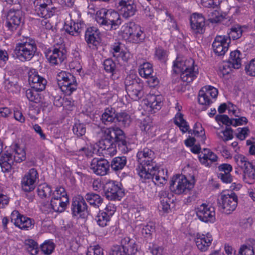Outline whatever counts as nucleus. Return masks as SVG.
Listing matches in <instances>:
<instances>
[{"mask_svg": "<svg viewBox=\"0 0 255 255\" xmlns=\"http://www.w3.org/2000/svg\"><path fill=\"white\" fill-rule=\"evenodd\" d=\"M117 113L114 108L108 107L101 116V120L104 125H109L115 122Z\"/></svg>", "mask_w": 255, "mask_h": 255, "instance_id": "33", "label": "nucleus"}, {"mask_svg": "<svg viewBox=\"0 0 255 255\" xmlns=\"http://www.w3.org/2000/svg\"><path fill=\"white\" fill-rule=\"evenodd\" d=\"M233 132L231 128L227 127L225 130L222 131L223 136H221V138L225 141L231 140L233 138Z\"/></svg>", "mask_w": 255, "mask_h": 255, "instance_id": "63", "label": "nucleus"}, {"mask_svg": "<svg viewBox=\"0 0 255 255\" xmlns=\"http://www.w3.org/2000/svg\"><path fill=\"white\" fill-rule=\"evenodd\" d=\"M119 4L122 6L121 14L125 18L128 19L135 14L136 11V5L132 1L121 0L119 2Z\"/></svg>", "mask_w": 255, "mask_h": 255, "instance_id": "24", "label": "nucleus"}, {"mask_svg": "<svg viewBox=\"0 0 255 255\" xmlns=\"http://www.w3.org/2000/svg\"><path fill=\"white\" fill-rule=\"evenodd\" d=\"M155 57L162 62H165L167 57L166 51L161 47H158L155 49Z\"/></svg>", "mask_w": 255, "mask_h": 255, "instance_id": "59", "label": "nucleus"}, {"mask_svg": "<svg viewBox=\"0 0 255 255\" xmlns=\"http://www.w3.org/2000/svg\"><path fill=\"white\" fill-rule=\"evenodd\" d=\"M14 161L21 162L26 159V153L23 148L20 147L17 144L15 145L14 150L11 153Z\"/></svg>", "mask_w": 255, "mask_h": 255, "instance_id": "45", "label": "nucleus"}, {"mask_svg": "<svg viewBox=\"0 0 255 255\" xmlns=\"http://www.w3.org/2000/svg\"><path fill=\"white\" fill-rule=\"evenodd\" d=\"M191 29L195 34H203L205 31V18L202 14L193 13L190 19Z\"/></svg>", "mask_w": 255, "mask_h": 255, "instance_id": "21", "label": "nucleus"}, {"mask_svg": "<svg viewBox=\"0 0 255 255\" xmlns=\"http://www.w3.org/2000/svg\"><path fill=\"white\" fill-rule=\"evenodd\" d=\"M242 53L238 50L231 52L228 61L230 65L228 66L234 69H239L242 65Z\"/></svg>", "mask_w": 255, "mask_h": 255, "instance_id": "34", "label": "nucleus"}, {"mask_svg": "<svg viewBox=\"0 0 255 255\" xmlns=\"http://www.w3.org/2000/svg\"><path fill=\"white\" fill-rule=\"evenodd\" d=\"M124 253L127 255H134L137 252V247L134 239L125 237L121 241Z\"/></svg>", "mask_w": 255, "mask_h": 255, "instance_id": "26", "label": "nucleus"}, {"mask_svg": "<svg viewBox=\"0 0 255 255\" xmlns=\"http://www.w3.org/2000/svg\"><path fill=\"white\" fill-rule=\"evenodd\" d=\"M245 70L248 75L255 76V58L246 66Z\"/></svg>", "mask_w": 255, "mask_h": 255, "instance_id": "62", "label": "nucleus"}, {"mask_svg": "<svg viewBox=\"0 0 255 255\" xmlns=\"http://www.w3.org/2000/svg\"><path fill=\"white\" fill-rule=\"evenodd\" d=\"M28 82L32 89L36 91L44 90L47 83L46 80L39 75L34 69H30L28 72Z\"/></svg>", "mask_w": 255, "mask_h": 255, "instance_id": "19", "label": "nucleus"}, {"mask_svg": "<svg viewBox=\"0 0 255 255\" xmlns=\"http://www.w3.org/2000/svg\"><path fill=\"white\" fill-rule=\"evenodd\" d=\"M201 90L204 91L206 95L205 96L211 98L212 101L216 98L218 96V90L212 86H206L203 88Z\"/></svg>", "mask_w": 255, "mask_h": 255, "instance_id": "54", "label": "nucleus"}, {"mask_svg": "<svg viewBox=\"0 0 255 255\" xmlns=\"http://www.w3.org/2000/svg\"><path fill=\"white\" fill-rule=\"evenodd\" d=\"M234 159L237 165L241 169L244 168L246 165H248V163H251L248 161L247 158L242 154L236 155Z\"/></svg>", "mask_w": 255, "mask_h": 255, "instance_id": "56", "label": "nucleus"}, {"mask_svg": "<svg viewBox=\"0 0 255 255\" xmlns=\"http://www.w3.org/2000/svg\"><path fill=\"white\" fill-rule=\"evenodd\" d=\"M219 172L218 177L225 183H230L233 181L230 172L232 170V166L230 164L223 163L218 166Z\"/></svg>", "mask_w": 255, "mask_h": 255, "instance_id": "25", "label": "nucleus"}, {"mask_svg": "<svg viewBox=\"0 0 255 255\" xmlns=\"http://www.w3.org/2000/svg\"><path fill=\"white\" fill-rule=\"evenodd\" d=\"M39 181V174L36 169L31 168L25 173L21 180V187L25 192H31Z\"/></svg>", "mask_w": 255, "mask_h": 255, "instance_id": "9", "label": "nucleus"}, {"mask_svg": "<svg viewBox=\"0 0 255 255\" xmlns=\"http://www.w3.org/2000/svg\"><path fill=\"white\" fill-rule=\"evenodd\" d=\"M201 163L206 166H209L212 162L217 160L218 156L209 149L204 148L201 154L199 155Z\"/></svg>", "mask_w": 255, "mask_h": 255, "instance_id": "29", "label": "nucleus"}, {"mask_svg": "<svg viewBox=\"0 0 255 255\" xmlns=\"http://www.w3.org/2000/svg\"><path fill=\"white\" fill-rule=\"evenodd\" d=\"M194 61L192 58L186 59L183 56H178L173 62V70L176 73H180L188 68L193 67Z\"/></svg>", "mask_w": 255, "mask_h": 255, "instance_id": "23", "label": "nucleus"}, {"mask_svg": "<svg viewBox=\"0 0 255 255\" xmlns=\"http://www.w3.org/2000/svg\"><path fill=\"white\" fill-rule=\"evenodd\" d=\"M216 120L228 127L231 125L234 126V119H230L226 115H218L216 116Z\"/></svg>", "mask_w": 255, "mask_h": 255, "instance_id": "60", "label": "nucleus"}, {"mask_svg": "<svg viewBox=\"0 0 255 255\" xmlns=\"http://www.w3.org/2000/svg\"><path fill=\"white\" fill-rule=\"evenodd\" d=\"M175 109L178 112L174 118V123L179 127L180 130L183 132L185 133L189 130V126L186 121L184 119L183 115L179 112L182 109V107L177 103Z\"/></svg>", "mask_w": 255, "mask_h": 255, "instance_id": "28", "label": "nucleus"}, {"mask_svg": "<svg viewBox=\"0 0 255 255\" xmlns=\"http://www.w3.org/2000/svg\"><path fill=\"white\" fill-rule=\"evenodd\" d=\"M238 255H254L253 247L251 246L243 245L239 250Z\"/></svg>", "mask_w": 255, "mask_h": 255, "instance_id": "61", "label": "nucleus"}, {"mask_svg": "<svg viewBox=\"0 0 255 255\" xmlns=\"http://www.w3.org/2000/svg\"><path fill=\"white\" fill-rule=\"evenodd\" d=\"M11 222L19 229L29 230L33 228L34 221L20 214L17 211H13L11 214Z\"/></svg>", "mask_w": 255, "mask_h": 255, "instance_id": "13", "label": "nucleus"}, {"mask_svg": "<svg viewBox=\"0 0 255 255\" xmlns=\"http://www.w3.org/2000/svg\"><path fill=\"white\" fill-rule=\"evenodd\" d=\"M123 37L130 42L139 44L142 43L145 38V34L141 27L133 22H129L124 25L122 27Z\"/></svg>", "mask_w": 255, "mask_h": 255, "instance_id": "5", "label": "nucleus"}, {"mask_svg": "<svg viewBox=\"0 0 255 255\" xmlns=\"http://www.w3.org/2000/svg\"><path fill=\"white\" fill-rule=\"evenodd\" d=\"M136 157L138 165L136 171L141 179H151L155 185L160 186L165 184L168 179L167 170L157 166L154 160V152L148 148L138 151Z\"/></svg>", "mask_w": 255, "mask_h": 255, "instance_id": "1", "label": "nucleus"}, {"mask_svg": "<svg viewBox=\"0 0 255 255\" xmlns=\"http://www.w3.org/2000/svg\"><path fill=\"white\" fill-rule=\"evenodd\" d=\"M56 79L60 89L67 95H70L77 88L76 78L69 73L61 71Z\"/></svg>", "mask_w": 255, "mask_h": 255, "instance_id": "7", "label": "nucleus"}, {"mask_svg": "<svg viewBox=\"0 0 255 255\" xmlns=\"http://www.w3.org/2000/svg\"><path fill=\"white\" fill-rule=\"evenodd\" d=\"M205 95L204 91L200 90L198 95V102L200 104L209 106L213 103V101L211 98L209 97H206Z\"/></svg>", "mask_w": 255, "mask_h": 255, "instance_id": "55", "label": "nucleus"}, {"mask_svg": "<svg viewBox=\"0 0 255 255\" xmlns=\"http://www.w3.org/2000/svg\"><path fill=\"white\" fill-rule=\"evenodd\" d=\"M248 31V27L247 26L236 25L230 29L228 37L230 39L231 38L234 40L240 38L244 33L247 32Z\"/></svg>", "mask_w": 255, "mask_h": 255, "instance_id": "35", "label": "nucleus"}, {"mask_svg": "<svg viewBox=\"0 0 255 255\" xmlns=\"http://www.w3.org/2000/svg\"><path fill=\"white\" fill-rule=\"evenodd\" d=\"M22 12L18 9L10 8L6 15V26L10 31L16 30L21 22Z\"/></svg>", "mask_w": 255, "mask_h": 255, "instance_id": "15", "label": "nucleus"}, {"mask_svg": "<svg viewBox=\"0 0 255 255\" xmlns=\"http://www.w3.org/2000/svg\"><path fill=\"white\" fill-rule=\"evenodd\" d=\"M198 74V68L194 64L193 67H189L187 69L180 72V78L183 82L190 83L192 82Z\"/></svg>", "mask_w": 255, "mask_h": 255, "instance_id": "30", "label": "nucleus"}, {"mask_svg": "<svg viewBox=\"0 0 255 255\" xmlns=\"http://www.w3.org/2000/svg\"><path fill=\"white\" fill-rule=\"evenodd\" d=\"M168 195V192L164 190L160 191L158 194L160 201L159 208L161 209L164 212H168V211L170 209V203H171V201Z\"/></svg>", "mask_w": 255, "mask_h": 255, "instance_id": "37", "label": "nucleus"}, {"mask_svg": "<svg viewBox=\"0 0 255 255\" xmlns=\"http://www.w3.org/2000/svg\"><path fill=\"white\" fill-rule=\"evenodd\" d=\"M65 31L71 35H77L79 32V28L78 23H76L73 19H71L69 23L67 21L64 26Z\"/></svg>", "mask_w": 255, "mask_h": 255, "instance_id": "46", "label": "nucleus"}, {"mask_svg": "<svg viewBox=\"0 0 255 255\" xmlns=\"http://www.w3.org/2000/svg\"><path fill=\"white\" fill-rule=\"evenodd\" d=\"M74 133L78 137L84 135L86 131V125L83 123L76 122L73 127Z\"/></svg>", "mask_w": 255, "mask_h": 255, "instance_id": "50", "label": "nucleus"}, {"mask_svg": "<svg viewBox=\"0 0 255 255\" xmlns=\"http://www.w3.org/2000/svg\"><path fill=\"white\" fill-rule=\"evenodd\" d=\"M37 51L35 40L27 37L17 43L13 51V56L22 62L30 60Z\"/></svg>", "mask_w": 255, "mask_h": 255, "instance_id": "3", "label": "nucleus"}, {"mask_svg": "<svg viewBox=\"0 0 255 255\" xmlns=\"http://www.w3.org/2000/svg\"><path fill=\"white\" fill-rule=\"evenodd\" d=\"M45 56L50 63L58 65L66 58V51L60 48L53 47L45 51Z\"/></svg>", "mask_w": 255, "mask_h": 255, "instance_id": "20", "label": "nucleus"}, {"mask_svg": "<svg viewBox=\"0 0 255 255\" xmlns=\"http://www.w3.org/2000/svg\"><path fill=\"white\" fill-rule=\"evenodd\" d=\"M153 72L152 65L149 62H144L138 67L139 75L145 78H148Z\"/></svg>", "mask_w": 255, "mask_h": 255, "instance_id": "42", "label": "nucleus"}, {"mask_svg": "<svg viewBox=\"0 0 255 255\" xmlns=\"http://www.w3.org/2000/svg\"><path fill=\"white\" fill-rule=\"evenodd\" d=\"M103 138L98 146L102 153L106 156H113L117 153L116 145L122 150L127 151L128 142L124 131L118 127L104 128L101 129Z\"/></svg>", "mask_w": 255, "mask_h": 255, "instance_id": "2", "label": "nucleus"}, {"mask_svg": "<svg viewBox=\"0 0 255 255\" xmlns=\"http://www.w3.org/2000/svg\"><path fill=\"white\" fill-rule=\"evenodd\" d=\"M196 216L202 222L213 223L216 220L214 207L202 204L195 209Z\"/></svg>", "mask_w": 255, "mask_h": 255, "instance_id": "12", "label": "nucleus"}, {"mask_svg": "<svg viewBox=\"0 0 255 255\" xmlns=\"http://www.w3.org/2000/svg\"><path fill=\"white\" fill-rule=\"evenodd\" d=\"M109 162L103 158H94L90 164V169L98 175L104 176L108 174L110 170Z\"/></svg>", "mask_w": 255, "mask_h": 255, "instance_id": "17", "label": "nucleus"}, {"mask_svg": "<svg viewBox=\"0 0 255 255\" xmlns=\"http://www.w3.org/2000/svg\"><path fill=\"white\" fill-rule=\"evenodd\" d=\"M100 32L99 29L96 27H90L87 29L85 38L86 41L88 44H91L96 46L100 40Z\"/></svg>", "mask_w": 255, "mask_h": 255, "instance_id": "27", "label": "nucleus"}, {"mask_svg": "<svg viewBox=\"0 0 255 255\" xmlns=\"http://www.w3.org/2000/svg\"><path fill=\"white\" fill-rule=\"evenodd\" d=\"M69 203V198L51 199L50 206L54 212L61 213L65 210Z\"/></svg>", "mask_w": 255, "mask_h": 255, "instance_id": "32", "label": "nucleus"}, {"mask_svg": "<svg viewBox=\"0 0 255 255\" xmlns=\"http://www.w3.org/2000/svg\"><path fill=\"white\" fill-rule=\"evenodd\" d=\"M11 153H7L2 154L0 157V166L3 172H8L12 169L14 163Z\"/></svg>", "mask_w": 255, "mask_h": 255, "instance_id": "31", "label": "nucleus"}, {"mask_svg": "<svg viewBox=\"0 0 255 255\" xmlns=\"http://www.w3.org/2000/svg\"><path fill=\"white\" fill-rule=\"evenodd\" d=\"M231 39L228 36L218 35L215 37L213 43V51L218 56H223L228 50Z\"/></svg>", "mask_w": 255, "mask_h": 255, "instance_id": "18", "label": "nucleus"}, {"mask_svg": "<svg viewBox=\"0 0 255 255\" xmlns=\"http://www.w3.org/2000/svg\"><path fill=\"white\" fill-rule=\"evenodd\" d=\"M38 91L34 89H27L25 92V95L29 101L38 103L40 101V95L37 93Z\"/></svg>", "mask_w": 255, "mask_h": 255, "instance_id": "51", "label": "nucleus"}, {"mask_svg": "<svg viewBox=\"0 0 255 255\" xmlns=\"http://www.w3.org/2000/svg\"><path fill=\"white\" fill-rule=\"evenodd\" d=\"M52 192L51 187L46 183L39 185L37 188V194L41 199H46L50 197L51 196Z\"/></svg>", "mask_w": 255, "mask_h": 255, "instance_id": "41", "label": "nucleus"}, {"mask_svg": "<svg viewBox=\"0 0 255 255\" xmlns=\"http://www.w3.org/2000/svg\"><path fill=\"white\" fill-rule=\"evenodd\" d=\"M25 246L26 250L31 255H36L37 254L39 248L37 243L32 239H29L25 241Z\"/></svg>", "mask_w": 255, "mask_h": 255, "instance_id": "47", "label": "nucleus"}, {"mask_svg": "<svg viewBox=\"0 0 255 255\" xmlns=\"http://www.w3.org/2000/svg\"><path fill=\"white\" fill-rule=\"evenodd\" d=\"M242 169L244 170V180L248 184H253L255 179V169L252 163H248Z\"/></svg>", "mask_w": 255, "mask_h": 255, "instance_id": "39", "label": "nucleus"}, {"mask_svg": "<svg viewBox=\"0 0 255 255\" xmlns=\"http://www.w3.org/2000/svg\"><path fill=\"white\" fill-rule=\"evenodd\" d=\"M224 18V16L221 14L219 11L215 10L211 13L209 20L211 23H218L221 22Z\"/></svg>", "mask_w": 255, "mask_h": 255, "instance_id": "58", "label": "nucleus"}, {"mask_svg": "<svg viewBox=\"0 0 255 255\" xmlns=\"http://www.w3.org/2000/svg\"><path fill=\"white\" fill-rule=\"evenodd\" d=\"M86 255H104L103 249L99 246L90 247L88 249Z\"/></svg>", "mask_w": 255, "mask_h": 255, "instance_id": "64", "label": "nucleus"}, {"mask_svg": "<svg viewBox=\"0 0 255 255\" xmlns=\"http://www.w3.org/2000/svg\"><path fill=\"white\" fill-rule=\"evenodd\" d=\"M95 220L99 226L104 227L108 225L111 218L107 216V214L100 211L96 217Z\"/></svg>", "mask_w": 255, "mask_h": 255, "instance_id": "48", "label": "nucleus"}, {"mask_svg": "<svg viewBox=\"0 0 255 255\" xmlns=\"http://www.w3.org/2000/svg\"><path fill=\"white\" fill-rule=\"evenodd\" d=\"M72 214L74 216L85 218L89 214V210L83 197L78 195L74 197L72 201Z\"/></svg>", "mask_w": 255, "mask_h": 255, "instance_id": "11", "label": "nucleus"}, {"mask_svg": "<svg viewBox=\"0 0 255 255\" xmlns=\"http://www.w3.org/2000/svg\"><path fill=\"white\" fill-rule=\"evenodd\" d=\"M116 120L120 126L124 127H128L131 122L130 117L126 112L117 113Z\"/></svg>", "mask_w": 255, "mask_h": 255, "instance_id": "44", "label": "nucleus"}, {"mask_svg": "<svg viewBox=\"0 0 255 255\" xmlns=\"http://www.w3.org/2000/svg\"><path fill=\"white\" fill-rule=\"evenodd\" d=\"M127 162V159L126 156H118L113 159L110 166L113 170L118 171L124 168Z\"/></svg>", "mask_w": 255, "mask_h": 255, "instance_id": "40", "label": "nucleus"}, {"mask_svg": "<svg viewBox=\"0 0 255 255\" xmlns=\"http://www.w3.org/2000/svg\"><path fill=\"white\" fill-rule=\"evenodd\" d=\"M69 198V197L65 190L62 186L57 187L51 195V199Z\"/></svg>", "mask_w": 255, "mask_h": 255, "instance_id": "49", "label": "nucleus"}, {"mask_svg": "<svg viewBox=\"0 0 255 255\" xmlns=\"http://www.w3.org/2000/svg\"><path fill=\"white\" fill-rule=\"evenodd\" d=\"M84 198L91 206L96 208L103 203V198L99 194L93 192L87 193Z\"/></svg>", "mask_w": 255, "mask_h": 255, "instance_id": "38", "label": "nucleus"}, {"mask_svg": "<svg viewBox=\"0 0 255 255\" xmlns=\"http://www.w3.org/2000/svg\"><path fill=\"white\" fill-rule=\"evenodd\" d=\"M147 249L152 255H165L163 248L155 244L149 243Z\"/></svg>", "mask_w": 255, "mask_h": 255, "instance_id": "53", "label": "nucleus"}, {"mask_svg": "<svg viewBox=\"0 0 255 255\" xmlns=\"http://www.w3.org/2000/svg\"><path fill=\"white\" fill-rule=\"evenodd\" d=\"M96 19L101 26H105L110 30H116L122 23L120 14L112 9H102L96 12Z\"/></svg>", "mask_w": 255, "mask_h": 255, "instance_id": "4", "label": "nucleus"}, {"mask_svg": "<svg viewBox=\"0 0 255 255\" xmlns=\"http://www.w3.org/2000/svg\"><path fill=\"white\" fill-rule=\"evenodd\" d=\"M104 68L107 72L111 73L114 74L116 69V64L111 59L105 60L103 63Z\"/></svg>", "mask_w": 255, "mask_h": 255, "instance_id": "57", "label": "nucleus"}, {"mask_svg": "<svg viewBox=\"0 0 255 255\" xmlns=\"http://www.w3.org/2000/svg\"><path fill=\"white\" fill-rule=\"evenodd\" d=\"M40 247L41 251L44 255H49L53 252L55 245L52 242L48 241L43 243Z\"/></svg>", "mask_w": 255, "mask_h": 255, "instance_id": "52", "label": "nucleus"}, {"mask_svg": "<svg viewBox=\"0 0 255 255\" xmlns=\"http://www.w3.org/2000/svg\"><path fill=\"white\" fill-rule=\"evenodd\" d=\"M213 237L209 233L204 234L197 233L195 237L194 241L198 249L201 252H206L211 246Z\"/></svg>", "mask_w": 255, "mask_h": 255, "instance_id": "22", "label": "nucleus"}, {"mask_svg": "<svg viewBox=\"0 0 255 255\" xmlns=\"http://www.w3.org/2000/svg\"><path fill=\"white\" fill-rule=\"evenodd\" d=\"M106 198L110 200H120L124 195L123 189L118 183L113 180L107 181L104 185Z\"/></svg>", "mask_w": 255, "mask_h": 255, "instance_id": "14", "label": "nucleus"}, {"mask_svg": "<svg viewBox=\"0 0 255 255\" xmlns=\"http://www.w3.org/2000/svg\"><path fill=\"white\" fill-rule=\"evenodd\" d=\"M147 104L154 113L156 110H159L162 106L161 96L150 94L147 98Z\"/></svg>", "mask_w": 255, "mask_h": 255, "instance_id": "36", "label": "nucleus"}, {"mask_svg": "<svg viewBox=\"0 0 255 255\" xmlns=\"http://www.w3.org/2000/svg\"><path fill=\"white\" fill-rule=\"evenodd\" d=\"M195 180L189 181L184 175H177L171 180L170 189L176 194H187L193 188Z\"/></svg>", "mask_w": 255, "mask_h": 255, "instance_id": "6", "label": "nucleus"}, {"mask_svg": "<svg viewBox=\"0 0 255 255\" xmlns=\"http://www.w3.org/2000/svg\"><path fill=\"white\" fill-rule=\"evenodd\" d=\"M135 228H139L141 229V234L144 238L150 237L154 231L155 227L152 223L146 225L137 224V221L135 222Z\"/></svg>", "mask_w": 255, "mask_h": 255, "instance_id": "43", "label": "nucleus"}, {"mask_svg": "<svg viewBox=\"0 0 255 255\" xmlns=\"http://www.w3.org/2000/svg\"><path fill=\"white\" fill-rule=\"evenodd\" d=\"M126 91L131 99L137 100L141 98L143 96V84L138 82L137 80H132L131 82L128 80L125 81Z\"/></svg>", "mask_w": 255, "mask_h": 255, "instance_id": "16", "label": "nucleus"}, {"mask_svg": "<svg viewBox=\"0 0 255 255\" xmlns=\"http://www.w3.org/2000/svg\"><path fill=\"white\" fill-rule=\"evenodd\" d=\"M238 200V196L234 192L221 194L218 201V207L222 212L230 214L237 208Z\"/></svg>", "mask_w": 255, "mask_h": 255, "instance_id": "8", "label": "nucleus"}, {"mask_svg": "<svg viewBox=\"0 0 255 255\" xmlns=\"http://www.w3.org/2000/svg\"><path fill=\"white\" fill-rule=\"evenodd\" d=\"M33 4L35 14L39 17L48 18L55 12L51 0H35Z\"/></svg>", "mask_w": 255, "mask_h": 255, "instance_id": "10", "label": "nucleus"}]
</instances>
